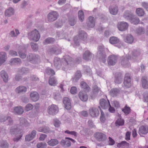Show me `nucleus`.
Masks as SVG:
<instances>
[{
    "label": "nucleus",
    "instance_id": "obj_1",
    "mask_svg": "<svg viewBox=\"0 0 148 148\" xmlns=\"http://www.w3.org/2000/svg\"><path fill=\"white\" fill-rule=\"evenodd\" d=\"M87 37V33L83 31H79L78 35L75 36L73 38L74 47L79 45V42L82 40L84 41L86 40Z\"/></svg>",
    "mask_w": 148,
    "mask_h": 148
},
{
    "label": "nucleus",
    "instance_id": "obj_2",
    "mask_svg": "<svg viewBox=\"0 0 148 148\" xmlns=\"http://www.w3.org/2000/svg\"><path fill=\"white\" fill-rule=\"evenodd\" d=\"M98 51L97 56L101 62L104 63L106 61V55L105 53L106 50L107 49H105L103 45L99 46L97 48Z\"/></svg>",
    "mask_w": 148,
    "mask_h": 148
},
{
    "label": "nucleus",
    "instance_id": "obj_3",
    "mask_svg": "<svg viewBox=\"0 0 148 148\" xmlns=\"http://www.w3.org/2000/svg\"><path fill=\"white\" fill-rule=\"evenodd\" d=\"M27 58L30 62L33 64H38L40 62L39 56L35 53H29Z\"/></svg>",
    "mask_w": 148,
    "mask_h": 148
},
{
    "label": "nucleus",
    "instance_id": "obj_4",
    "mask_svg": "<svg viewBox=\"0 0 148 148\" xmlns=\"http://www.w3.org/2000/svg\"><path fill=\"white\" fill-rule=\"evenodd\" d=\"M28 37L30 40L37 42L39 40L40 37V35L39 32L36 29H35L31 32L28 33Z\"/></svg>",
    "mask_w": 148,
    "mask_h": 148
},
{
    "label": "nucleus",
    "instance_id": "obj_5",
    "mask_svg": "<svg viewBox=\"0 0 148 148\" xmlns=\"http://www.w3.org/2000/svg\"><path fill=\"white\" fill-rule=\"evenodd\" d=\"M96 139L99 142H103L107 139L106 135L104 133L101 132H97L94 134Z\"/></svg>",
    "mask_w": 148,
    "mask_h": 148
},
{
    "label": "nucleus",
    "instance_id": "obj_6",
    "mask_svg": "<svg viewBox=\"0 0 148 148\" xmlns=\"http://www.w3.org/2000/svg\"><path fill=\"white\" fill-rule=\"evenodd\" d=\"M58 14L57 12L52 11L48 14V20L50 22H53L58 18Z\"/></svg>",
    "mask_w": 148,
    "mask_h": 148
},
{
    "label": "nucleus",
    "instance_id": "obj_7",
    "mask_svg": "<svg viewBox=\"0 0 148 148\" xmlns=\"http://www.w3.org/2000/svg\"><path fill=\"white\" fill-rule=\"evenodd\" d=\"M18 53L20 57L22 59H25L27 56L26 49L24 45L19 46L18 49Z\"/></svg>",
    "mask_w": 148,
    "mask_h": 148
},
{
    "label": "nucleus",
    "instance_id": "obj_8",
    "mask_svg": "<svg viewBox=\"0 0 148 148\" xmlns=\"http://www.w3.org/2000/svg\"><path fill=\"white\" fill-rule=\"evenodd\" d=\"M58 112V107L54 104L49 106L47 110L48 113L51 115H55Z\"/></svg>",
    "mask_w": 148,
    "mask_h": 148
},
{
    "label": "nucleus",
    "instance_id": "obj_9",
    "mask_svg": "<svg viewBox=\"0 0 148 148\" xmlns=\"http://www.w3.org/2000/svg\"><path fill=\"white\" fill-rule=\"evenodd\" d=\"M123 83L125 86L127 88H129L131 86V79L129 73H126L125 75Z\"/></svg>",
    "mask_w": 148,
    "mask_h": 148
},
{
    "label": "nucleus",
    "instance_id": "obj_10",
    "mask_svg": "<svg viewBox=\"0 0 148 148\" xmlns=\"http://www.w3.org/2000/svg\"><path fill=\"white\" fill-rule=\"evenodd\" d=\"M118 60L117 56L114 55L109 56L108 59V63L110 66L114 65L116 63Z\"/></svg>",
    "mask_w": 148,
    "mask_h": 148
},
{
    "label": "nucleus",
    "instance_id": "obj_11",
    "mask_svg": "<svg viewBox=\"0 0 148 148\" xmlns=\"http://www.w3.org/2000/svg\"><path fill=\"white\" fill-rule=\"evenodd\" d=\"M131 59V56L128 55L126 56H122L121 58V64L124 67H126L129 65V60Z\"/></svg>",
    "mask_w": 148,
    "mask_h": 148
},
{
    "label": "nucleus",
    "instance_id": "obj_12",
    "mask_svg": "<svg viewBox=\"0 0 148 148\" xmlns=\"http://www.w3.org/2000/svg\"><path fill=\"white\" fill-rule=\"evenodd\" d=\"M99 103L101 108L103 109H107L110 106L109 100H106L104 99H102L100 100Z\"/></svg>",
    "mask_w": 148,
    "mask_h": 148
},
{
    "label": "nucleus",
    "instance_id": "obj_13",
    "mask_svg": "<svg viewBox=\"0 0 148 148\" xmlns=\"http://www.w3.org/2000/svg\"><path fill=\"white\" fill-rule=\"evenodd\" d=\"M36 131L35 130H33L30 133L25 136V141L29 142L33 140L36 137Z\"/></svg>",
    "mask_w": 148,
    "mask_h": 148
},
{
    "label": "nucleus",
    "instance_id": "obj_14",
    "mask_svg": "<svg viewBox=\"0 0 148 148\" xmlns=\"http://www.w3.org/2000/svg\"><path fill=\"white\" fill-rule=\"evenodd\" d=\"M128 27V24L127 22H121L119 23L117 25V27L119 30L121 31H124L127 30Z\"/></svg>",
    "mask_w": 148,
    "mask_h": 148
},
{
    "label": "nucleus",
    "instance_id": "obj_15",
    "mask_svg": "<svg viewBox=\"0 0 148 148\" xmlns=\"http://www.w3.org/2000/svg\"><path fill=\"white\" fill-rule=\"evenodd\" d=\"M114 77V82L115 83L119 84L122 83L123 76L121 73L118 72L115 73Z\"/></svg>",
    "mask_w": 148,
    "mask_h": 148
},
{
    "label": "nucleus",
    "instance_id": "obj_16",
    "mask_svg": "<svg viewBox=\"0 0 148 148\" xmlns=\"http://www.w3.org/2000/svg\"><path fill=\"white\" fill-rule=\"evenodd\" d=\"M89 111L90 115L93 117L98 116L99 113L98 109L95 107L90 108Z\"/></svg>",
    "mask_w": 148,
    "mask_h": 148
},
{
    "label": "nucleus",
    "instance_id": "obj_17",
    "mask_svg": "<svg viewBox=\"0 0 148 148\" xmlns=\"http://www.w3.org/2000/svg\"><path fill=\"white\" fill-rule=\"evenodd\" d=\"M5 121L8 122V125H11L13 123V120L9 116H0V122H4Z\"/></svg>",
    "mask_w": 148,
    "mask_h": 148
},
{
    "label": "nucleus",
    "instance_id": "obj_18",
    "mask_svg": "<svg viewBox=\"0 0 148 148\" xmlns=\"http://www.w3.org/2000/svg\"><path fill=\"white\" fill-rule=\"evenodd\" d=\"M54 65L55 68L58 70L61 68L62 66L61 60L60 58L55 57L54 60Z\"/></svg>",
    "mask_w": 148,
    "mask_h": 148
},
{
    "label": "nucleus",
    "instance_id": "obj_19",
    "mask_svg": "<svg viewBox=\"0 0 148 148\" xmlns=\"http://www.w3.org/2000/svg\"><path fill=\"white\" fill-rule=\"evenodd\" d=\"M139 134H146L148 133V126L147 125H142L139 129Z\"/></svg>",
    "mask_w": 148,
    "mask_h": 148
},
{
    "label": "nucleus",
    "instance_id": "obj_20",
    "mask_svg": "<svg viewBox=\"0 0 148 148\" xmlns=\"http://www.w3.org/2000/svg\"><path fill=\"white\" fill-rule=\"evenodd\" d=\"M63 103L65 108L67 110H70L71 108V101L68 97H64L63 99Z\"/></svg>",
    "mask_w": 148,
    "mask_h": 148
},
{
    "label": "nucleus",
    "instance_id": "obj_21",
    "mask_svg": "<svg viewBox=\"0 0 148 148\" xmlns=\"http://www.w3.org/2000/svg\"><path fill=\"white\" fill-rule=\"evenodd\" d=\"M7 59L6 53L5 52H0V66L6 61Z\"/></svg>",
    "mask_w": 148,
    "mask_h": 148
},
{
    "label": "nucleus",
    "instance_id": "obj_22",
    "mask_svg": "<svg viewBox=\"0 0 148 148\" xmlns=\"http://www.w3.org/2000/svg\"><path fill=\"white\" fill-rule=\"evenodd\" d=\"M79 97L80 99L83 101H86L88 99L87 94L83 91H81L79 93Z\"/></svg>",
    "mask_w": 148,
    "mask_h": 148
},
{
    "label": "nucleus",
    "instance_id": "obj_23",
    "mask_svg": "<svg viewBox=\"0 0 148 148\" xmlns=\"http://www.w3.org/2000/svg\"><path fill=\"white\" fill-rule=\"evenodd\" d=\"M72 60V58L68 55H66L64 56L62 60L63 64L64 65H67Z\"/></svg>",
    "mask_w": 148,
    "mask_h": 148
},
{
    "label": "nucleus",
    "instance_id": "obj_24",
    "mask_svg": "<svg viewBox=\"0 0 148 148\" xmlns=\"http://www.w3.org/2000/svg\"><path fill=\"white\" fill-rule=\"evenodd\" d=\"M92 54L89 50L85 51L83 56V58L87 61L90 60L92 56Z\"/></svg>",
    "mask_w": 148,
    "mask_h": 148
},
{
    "label": "nucleus",
    "instance_id": "obj_25",
    "mask_svg": "<svg viewBox=\"0 0 148 148\" xmlns=\"http://www.w3.org/2000/svg\"><path fill=\"white\" fill-rule=\"evenodd\" d=\"M110 43L115 46V45L120 43V40L117 37L114 36L110 37L109 39Z\"/></svg>",
    "mask_w": 148,
    "mask_h": 148
},
{
    "label": "nucleus",
    "instance_id": "obj_26",
    "mask_svg": "<svg viewBox=\"0 0 148 148\" xmlns=\"http://www.w3.org/2000/svg\"><path fill=\"white\" fill-rule=\"evenodd\" d=\"M88 21L87 22V25L90 27H93L95 25V19L93 17L89 16L88 18Z\"/></svg>",
    "mask_w": 148,
    "mask_h": 148
},
{
    "label": "nucleus",
    "instance_id": "obj_27",
    "mask_svg": "<svg viewBox=\"0 0 148 148\" xmlns=\"http://www.w3.org/2000/svg\"><path fill=\"white\" fill-rule=\"evenodd\" d=\"M123 40L125 42L131 44L133 43L134 38L131 35L128 34L127 36L124 37Z\"/></svg>",
    "mask_w": 148,
    "mask_h": 148
},
{
    "label": "nucleus",
    "instance_id": "obj_28",
    "mask_svg": "<svg viewBox=\"0 0 148 148\" xmlns=\"http://www.w3.org/2000/svg\"><path fill=\"white\" fill-rule=\"evenodd\" d=\"M50 52L56 55L60 54L61 53V49L56 46H54L50 49Z\"/></svg>",
    "mask_w": 148,
    "mask_h": 148
},
{
    "label": "nucleus",
    "instance_id": "obj_29",
    "mask_svg": "<svg viewBox=\"0 0 148 148\" xmlns=\"http://www.w3.org/2000/svg\"><path fill=\"white\" fill-rule=\"evenodd\" d=\"M30 97L34 101H36L39 99V95L37 92L36 91L31 92L30 94Z\"/></svg>",
    "mask_w": 148,
    "mask_h": 148
},
{
    "label": "nucleus",
    "instance_id": "obj_30",
    "mask_svg": "<svg viewBox=\"0 0 148 148\" xmlns=\"http://www.w3.org/2000/svg\"><path fill=\"white\" fill-rule=\"evenodd\" d=\"M81 73L80 71H77L74 77L72 78L71 80L74 82H76L81 78Z\"/></svg>",
    "mask_w": 148,
    "mask_h": 148
},
{
    "label": "nucleus",
    "instance_id": "obj_31",
    "mask_svg": "<svg viewBox=\"0 0 148 148\" xmlns=\"http://www.w3.org/2000/svg\"><path fill=\"white\" fill-rule=\"evenodd\" d=\"M37 130L39 132L45 133H47L50 132V130L49 127L46 126L40 127Z\"/></svg>",
    "mask_w": 148,
    "mask_h": 148
},
{
    "label": "nucleus",
    "instance_id": "obj_32",
    "mask_svg": "<svg viewBox=\"0 0 148 148\" xmlns=\"http://www.w3.org/2000/svg\"><path fill=\"white\" fill-rule=\"evenodd\" d=\"M0 75L3 81L5 83L7 82L8 81V76L6 72L5 71L2 70L0 72Z\"/></svg>",
    "mask_w": 148,
    "mask_h": 148
},
{
    "label": "nucleus",
    "instance_id": "obj_33",
    "mask_svg": "<svg viewBox=\"0 0 148 148\" xmlns=\"http://www.w3.org/2000/svg\"><path fill=\"white\" fill-rule=\"evenodd\" d=\"M14 13V9L11 7H10L6 10L5 14L6 16L10 17L11 15H13Z\"/></svg>",
    "mask_w": 148,
    "mask_h": 148
},
{
    "label": "nucleus",
    "instance_id": "obj_34",
    "mask_svg": "<svg viewBox=\"0 0 148 148\" xmlns=\"http://www.w3.org/2000/svg\"><path fill=\"white\" fill-rule=\"evenodd\" d=\"M109 9L110 13L113 15H116L118 11V8L117 6H110Z\"/></svg>",
    "mask_w": 148,
    "mask_h": 148
},
{
    "label": "nucleus",
    "instance_id": "obj_35",
    "mask_svg": "<svg viewBox=\"0 0 148 148\" xmlns=\"http://www.w3.org/2000/svg\"><path fill=\"white\" fill-rule=\"evenodd\" d=\"M27 90V88L24 86H20L17 87L15 90L16 92L18 93L25 92Z\"/></svg>",
    "mask_w": 148,
    "mask_h": 148
},
{
    "label": "nucleus",
    "instance_id": "obj_36",
    "mask_svg": "<svg viewBox=\"0 0 148 148\" xmlns=\"http://www.w3.org/2000/svg\"><path fill=\"white\" fill-rule=\"evenodd\" d=\"M81 88L85 92H88L90 89V88L88 85L84 82H82L80 83Z\"/></svg>",
    "mask_w": 148,
    "mask_h": 148
},
{
    "label": "nucleus",
    "instance_id": "obj_37",
    "mask_svg": "<svg viewBox=\"0 0 148 148\" xmlns=\"http://www.w3.org/2000/svg\"><path fill=\"white\" fill-rule=\"evenodd\" d=\"M14 111V113L18 115L22 114L23 112V109L21 107H15Z\"/></svg>",
    "mask_w": 148,
    "mask_h": 148
},
{
    "label": "nucleus",
    "instance_id": "obj_38",
    "mask_svg": "<svg viewBox=\"0 0 148 148\" xmlns=\"http://www.w3.org/2000/svg\"><path fill=\"white\" fill-rule=\"evenodd\" d=\"M18 72L21 73L22 75H25L29 72V70L28 68L25 67H22L19 68L18 69Z\"/></svg>",
    "mask_w": 148,
    "mask_h": 148
},
{
    "label": "nucleus",
    "instance_id": "obj_39",
    "mask_svg": "<svg viewBox=\"0 0 148 148\" xmlns=\"http://www.w3.org/2000/svg\"><path fill=\"white\" fill-rule=\"evenodd\" d=\"M58 140L56 139H51L47 142L48 145L51 146H55L58 144Z\"/></svg>",
    "mask_w": 148,
    "mask_h": 148
},
{
    "label": "nucleus",
    "instance_id": "obj_40",
    "mask_svg": "<svg viewBox=\"0 0 148 148\" xmlns=\"http://www.w3.org/2000/svg\"><path fill=\"white\" fill-rule=\"evenodd\" d=\"M133 16L132 13L129 10L125 11L123 15L124 17L127 19L130 20Z\"/></svg>",
    "mask_w": 148,
    "mask_h": 148
},
{
    "label": "nucleus",
    "instance_id": "obj_41",
    "mask_svg": "<svg viewBox=\"0 0 148 148\" xmlns=\"http://www.w3.org/2000/svg\"><path fill=\"white\" fill-rule=\"evenodd\" d=\"M130 21L134 25H137L139 23L140 20L139 18L136 16H133L130 20Z\"/></svg>",
    "mask_w": 148,
    "mask_h": 148
},
{
    "label": "nucleus",
    "instance_id": "obj_42",
    "mask_svg": "<svg viewBox=\"0 0 148 148\" xmlns=\"http://www.w3.org/2000/svg\"><path fill=\"white\" fill-rule=\"evenodd\" d=\"M120 92L119 90L116 88H115L111 89L110 91V94L112 97H116Z\"/></svg>",
    "mask_w": 148,
    "mask_h": 148
},
{
    "label": "nucleus",
    "instance_id": "obj_43",
    "mask_svg": "<svg viewBox=\"0 0 148 148\" xmlns=\"http://www.w3.org/2000/svg\"><path fill=\"white\" fill-rule=\"evenodd\" d=\"M76 17H71L69 19L68 21L69 25L71 26H74L76 23Z\"/></svg>",
    "mask_w": 148,
    "mask_h": 148
},
{
    "label": "nucleus",
    "instance_id": "obj_44",
    "mask_svg": "<svg viewBox=\"0 0 148 148\" xmlns=\"http://www.w3.org/2000/svg\"><path fill=\"white\" fill-rule=\"evenodd\" d=\"M136 13L137 14L140 16H143L145 14L143 9L141 8H138L136 10Z\"/></svg>",
    "mask_w": 148,
    "mask_h": 148
},
{
    "label": "nucleus",
    "instance_id": "obj_45",
    "mask_svg": "<svg viewBox=\"0 0 148 148\" xmlns=\"http://www.w3.org/2000/svg\"><path fill=\"white\" fill-rule=\"evenodd\" d=\"M83 70L84 72L87 75H90L91 73V71L90 67L87 66H83Z\"/></svg>",
    "mask_w": 148,
    "mask_h": 148
},
{
    "label": "nucleus",
    "instance_id": "obj_46",
    "mask_svg": "<svg viewBox=\"0 0 148 148\" xmlns=\"http://www.w3.org/2000/svg\"><path fill=\"white\" fill-rule=\"evenodd\" d=\"M122 111L126 115H127L131 112V109L130 107H127V105H126L122 109Z\"/></svg>",
    "mask_w": 148,
    "mask_h": 148
},
{
    "label": "nucleus",
    "instance_id": "obj_47",
    "mask_svg": "<svg viewBox=\"0 0 148 148\" xmlns=\"http://www.w3.org/2000/svg\"><path fill=\"white\" fill-rule=\"evenodd\" d=\"M124 121L121 118H119L116 121L115 124L116 126H120L124 125Z\"/></svg>",
    "mask_w": 148,
    "mask_h": 148
},
{
    "label": "nucleus",
    "instance_id": "obj_48",
    "mask_svg": "<svg viewBox=\"0 0 148 148\" xmlns=\"http://www.w3.org/2000/svg\"><path fill=\"white\" fill-rule=\"evenodd\" d=\"M56 79L54 77H50L49 81V85L51 86H55L56 85Z\"/></svg>",
    "mask_w": 148,
    "mask_h": 148
},
{
    "label": "nucleus",
    "instance_id": "obj_49",
    "mask_svg": "<svg viewBox=\"0 0 148 148\" xmlns=\"http://www.w3.org/2000/svg\"><path fill=\"white\" fill-rule=\"evenodd\" d=\"M79 18L81 22L83 21L84 19V14L83 11L82 10H80L78 12Z\"/></svg>",
    "mask_w": 148,
    "mask_h": 148
},
{
    "label": "nucleus",
    "instance_id": "obj_50",
    "mask_svg": "<svg viewBox=\"0 0 148 148\" xmlns=\"http://www.w3.org/2000/svg\"><path fill=\"white\" fill-rule=\"evenodd\" d=\"M55 40L54 38L49 37L46 38L43 43L44 44L52 43L55 41Z\"/></svg>",
    "mask_w": 148,
    "mask_h": 148
},
{
    "label": "nucleus",
    "instance_id": "obj_51",
    "mask_svg": "<svg viewBox=\"0 0 148 148\" xmlns=\"http://www.w3.org/2000/svg\"><path fill=\"white\" fill-rule=\"evenodd\" d=\"M100 90V89L99 88L98 86L97 85H95L94 86L93 90V95H91V97H93H93H95L96 96V95L97 94L98 92H99Z\"/></svg>",
    "mask_w": 148,
    "mask_h": 148
},
{
    "label": "nucleus",
    "instance_id": "obj_52",
    "mask_svg": "<svg viewBox=\"0 0 148 148\" xmlns=\"http://www.w3.org/2000/svg\"><path fill=\"white\" fill-rule=\"evenodd\" d=\"M9 145L6 141H1L0 142V148H8Z\"/></svg>",
    "mask_w": 148,
    "mask_h": 148
},
{
    "label": "nucleus",
    "instance_id": "obj_53",
    "mask_svg": "<svg viewBox=\"0 0 148 148\" xmlns=\"http://www.w3.org/2000/svg\"><path fill=\"white\" fill-rule=\"evenodd\" d=\"M65 133L70 134L71 136H73L74 137H76L77 136V133L75 131H69L67 130L64 132Z\"/></svg>",
    "mask_w": 148,
    "mask_h": 148
},
{
    "label": "nucleus",
    "instance_id": "obj_54",
    "mask_svg": "<svg viewBox=\"0 0 148 148\" xmlns=\"http://www.w3.org/2000/svg\"><path fill=\"white\" fill-rule=\"evenodd\" d=\"M141 81L142 86L143 88L145 89L147 88H148V84L146 79L144 78H142Z\"/></svg>",
    "mask_w": 148,
    "mask_h": 148
},
{
    "label": "nucleus",
    "instance_id": "obj_55",
    "mask_svg": "<svg viewBox=\"0 0 148 148\" xmlns=\"http://www.w3.org/2000/svg\"><path fill=\"white\" fill-rule=\"evenodd\" d=\"M45 73L48 75H53L55 74L54 71L53 69L49 68L46 69Z\"/></svg>",
    "mask_w": 148,
    "mask_h": 148
},
{
    "label": "nucleus",
    "instance_id": "obj_56",
    "mask_svg": "<svg viewBox=\"0 0 148 148\" xmlns=\"http://www.w3.org/2000/svg\"><path fill=\"white\" fill-rule=\"evenodd\" d=\"M30 45L34 51H37L38 49V45L36 43H34L33 42H31Z\"/></svg>",
    "mask_w": 148,
    "mask_h": 148
},
{
    "label": "nucleus",
    "instance_id": "obj_57",
    "mask_svg": "<svg viewBox=\"0 0 148 148\" xmlns=\"http://www.w3.org/2000/svg\"><path fill=\"white\" fill-rule=\"evenodd\" d=\"M11 63H15L17 64H20L21 63V59L18 58H12L11 60Z\"/></svg>",
    "mask_w": 148,
    "mask_h": 148
},
{
    "label": "nucleus",
    "instance_id": "obj_58",
    "mask_svg": "<svg viewBox=\"0 0 148 148\" xmlns=\"http://www.w3.org/2000/svg\"><path fill=\"white\" fill-rule=\"evenodd\" d=\"M36 145L37 148H46L47 145L45 143L41 142L37 143Z\"/></svg>",
    "mask_w": 148,
    "mask_h": 148
},
{
    "label": "nucleus",
    "instance_id": "obj_59",
    "mask_svg": "<svg viewBox=\"0 0 148 148\" xmlns=\"http://www.w3.org/2000/svg\"><path fill=\"white\" fill-rule=\"evenodd\" d=\"M20 124L21 126H25L27 123L26 120L23 117L20 119Z\"/></svg>",
    "mask_w": 148,
    "mask_h": 148
},
{
    "label": "nucleus",
    "instance_id": "obj_60",
    "mask_svg": "<svg viewBox=\"0 0 148 148\" xmlns=\"http://www.w3.org/2000/svg\"><path fill=\"white\" fill-rule=\"evenodd\" d=\"M33 107L31 104H28L26 105L25 107V110L26 111H28L31 110L33 109Z\"/></svg>",
    "mask_w": 148,
    "mask_h": 148
},
{
    "label": "nucleus",
    "instance_id": "obj_61",
    "mask_svg": "<svg viewBox=\"0 0 148 148\" xmlns=\"http://www.w3.org/2000/svg\"><path fill=\"white\" fill-rule=\"evenodd\" d=\"M22 77L19 74H17L16 75L14 78L15 80L17 82H19L22 79Z\"/></svg>",
    "mask_w": 148,
    "mask_h": 148
},
{
    "label": "nucleus",
    "instance_id": "obj_62",
    "mask_svg": "<svg viewBox=\"0 0 148 148\" xmlns=\"http://www.w3.org/2000/svg\"><path fill=\"white\" fill-rule=\"evenodd\" d=\"M140 54V52L138 50H134L132 51V55L134 57H136Z\"/></svg>",
    "mask_w": 148,
    "mask_h": 148
},
{
    "label": "nucleus",
    "instance_id": "obj_63",
    "mask_svg": "<svg viewBox=\"0 0 148 148\" xmlns=\"http://www.w3.org/2000/svg\"><path fill=\"white\" fill-rule=\"evenodd\" d=\"M71 94L73 95L76 94L77 92V88L75 86L72 87L70 90Z\"/></svg>",
    "mask_w": 148,
    "mask_h": 148
},
{
    "label": "nucleus",
    "instance_id": "obj_64",
    "mask_svg": "<svg viewBox=\"0 0 148 148\" xmlns=\"http://www.w3.org/2000/svg\"><path fill=\"white\" fill-rule=\"evenodd\" d=\"M61 124V122L58 119H55L54 120V125L56 127H58Z\"/></svg>",
    "mask_w": 148,
    "mask_h": 148
}]
</instances>
